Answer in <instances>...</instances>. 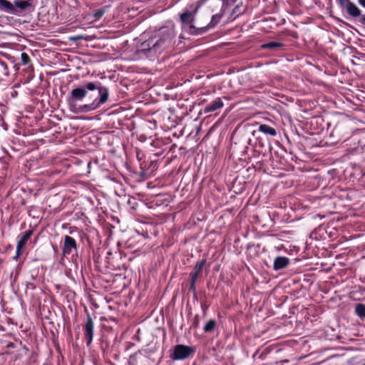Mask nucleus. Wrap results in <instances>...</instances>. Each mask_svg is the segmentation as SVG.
<instances>
[{"instance_id":"obj_1","label":"nucleus","mask_w":365,"mask_h":365,"mask_svg":"<svg viewBox=\"0 0 365 365\" xmlns=\"http://www.w3.org/2000/svg\"><path fill=\"white\" fill-rule=\"evenodd\" d=\"M174 37V32L171 29L160 31L158 35H155L141 43L136 50V54L143 58L160 53L172 45Z\"/></svg>"},{"instance_id":"obj_2","label":"nucleus","mask_w":365,"mask_h":365,"mask_svg":"<svg viewBox=\"0 0 365 365\" xmlns=\"http://www.w3.org/2000/svg\"><path fill=\"white\" fill-rule=\"evenodd\" d=\"M99 88H106L102 86L99 81L88 82L83 87H77L73 88L67 98V103L71 111L76 109L77 102L83 101L87 96L88 91L97 90L99 91Z\"/></svg>"},{"instance_id":"obj_3","label":"nucleus","mask_w":365,"mask_h":365,"mask_svg":"<svg viewBox=\"0 0 365 365\" xmlns=\"http://www.w3.org/2000/svg\"><path fill=\"white\" fill-rule=\"evenodd\" d=\"M98 96L96 97L92 103L88 104H85L80 106H76L75 113H88L91 110H94L96 108H99L102 104L105 103L108 98V89L106 88H99V91L98 92Z\"/></svg>"},{"instance_id":"obj_4","label":"nucleus","mask_w":365,"mask_h":365,"mask_svg":"<svg viewBox=\"0 0 365 365\" xmlns=\"http://www.w3.org/2000/svg\"><path fill=\"white\" fill-rule=\"evenodd\" d=\"M195 351V349L194 347L178 344L174 346L173 352L171 354L170 358L173 360H183L193 354Z\"/></svg>"},{"instance_id":"obj_5","label":"nucleus","mask_w":365,"mask_h":365,"mask_svg":"<svg viewBox=\"0 0 365 365\" xmlns=\"http://www.w3.org/2000/svg\"><path fill=\"white\" fill-rule=\"evenodd\" d=\"M82 326L86 346H89L92 343L94 334V322L89 313L87 314L86 321Z\"/></svg>"},{"instance_id":"obj_6","label":"nucleus","mask_w":365,"mask_h":365,"mask_svg":"<svg viewBox=\"0 0 365 365\" xmlns=\"http://www.w3.org/2000/svg\"><path fill=\"white\" fill-rule=\"evenodd\" d=\"M33 230H29L26 231L24 234L19 235V240L16 245V255L13 257L14 260H18V259L21 255L22 249L24 247L28 240L31 238V235H33Z\"/></svg>"},{"instance_id":"obj_7","label":"nucleus","mask_w":365,"mask_h":365,"mask_svg":"<svg viewBox=\"0 0 365 365\" xmlns=\"http://www.w3.org/2000/svg\"><path fill=\"white\" fill-rule=\"evenodd\" d=\"M13 6L16 10L13 15H19L22 11L34 9L33 0H15Z\"/></svg>"},{"instance_id":"obj_8","label":"nucleus","mask_w":365,"mask_h":365,"mask_svg":"<svg viewBox=\"0 0 365 365\" xmlns=\"http://www.w3.org/2000/svg\"><path fill=\"white\" fill-rule=\"evenodd\" d=\"M197 5V1L189 5L190 10H186L180 14V21L183 24H192L195 20V16L197 12L195 11V6Z\"/></svg>"},{"instance_id":"obj_9","label":"nucleus","mask_w":365,"mask_h":365,"mask_svg":"<svg viewBox=\"0 0 365 365\" xmlns=\"http://www.w3.org/2000/svg\"><path fill=\"white\" fill-rule=\"evenodd\" d=\"M73 250L77 251V242L72 237L66 235L63 245V255L64 256L69 255L72 253Z\"/></svg>"},{"instance_id":"obj_10","label":"nucleus","mask_w":365,"mask_h":365,"mask_svg":"<svg viewBox=\"0 0 365 365\" xmlns=\"http://www.w3.org/2000/svg\"><path fill=\"white\" fill-rule=\"evenodd\" d=\"M339 6L343 9H346V12L351 17L360 18L362 16L361 10L357 7L356 4L350 1V0H346L344 2V4H339Z\"/></svg>"},{"instance_id":"obj_11","label":"nucleus","mask_w":365,"mask_h":365,"mask_svg":"<svg viewBox=\"0 0 365 365\" xmlns=\"http://www.w3.org/2000/svg\"><path fill=\"white\" fill-rule=\"evenodd\" d=\"M224 106V103L220 98H217L206 105L203 109L205 114L211 113L220 110Z\"/></svg>"},{"instance_id":"obj_12","label":"nucleus","mask_w":365,"mask_h":365,"mask_svg":"<svg viewBox=\"0 0 365 365\" xmlns=\"http://www.w3.org/2000/svg\"><path fill=\"white\" fill-rule=\"evenodd\" d=\"M290 264V259L284 256H277L273 262V269L276 271L286 268Z\"/></svg>"},{"instance_id":"obj_13","label":"nucleus","mask_w":365,"mask_h":365,"mask_svg":"<svg viewBox=\"0 0 365 365\" xmlns=\"http://www.w3.org/2000/svg\"><path fill=\"white\" fill-rule=\"evenodd\" d=\"M21 64L27 66L26 70L27 71L29 74L28 78L33 77L34 67L31 63V61L29 56L25 52H22L21 53Z\"/></svg>"},{"instance_id":"obj_14","label":"nucleus","mask_w":365,"mask_h":365,"mask_svg":"<svg viewBox=\"0 0 365 365\" xmlns=\"http://www.w3.org/2000/svg\"><path fill=\"white\" fill-rule=\"evenodd\" d=\"M167 145L163 143V140L156 139L155 140H153L151 143V146L155 148H159L160 150H152V152H153V154L156 156H160L163 154V153L167 150V147L163 148L164 146H166Z\"/></svg>"},{"instance_id":"obj_15","label":"nucleus","mask_w":365,"mask_h":365,"mask_svg":"<svg viewBox=\"0 0 365 365\" xmlns=\"http://www.w3.org/2000/svg\"><path fill=\"white\" fill-rule=\"evenodd\" d=\"M0 11L9 14L16 13V10L13 6V3L9 0H0Z\"/></svg>"},{"instance_id":"obj_16","label":"nucleus","mask_w":365,"mask_h":365,"mask_svg":"<svg viewBox=\"0 0 365 365\" xmlns=\"http://www.w3.org/2000/svg\"><path fill=\"white\" fill-rule=\"evenodd\" d=\"M258 132L272 137H274L277 134L275 128L266 124H260L258 128Z\"/></svg>"},{"instance_id":"obj_17","label":"nucleus","mask_w":365,"mask_h":365,"mask_svg":"<svg viewBox=\"0 0 365 365\" xmlns=\"http://www.w3.org/2000/svg\"><path fill=\"white\" fill-rule=\"evenodd\" d=\"M9 76V70L7 64L0 60V81H5Z\"/></svg>"},{"instance_id":"obj_18","label":"nucleus","mask_w":365,"mask_h":365,"mask_svg":"<svg viewBox=\"0 0 365 365\" xmlns=\"http://www.w3.org/2000/svg\"><path fill=\"white\" fill-rule=\"evenodd\" d=\"M283 46H284V44L282 43L271 41V42H267V43H263L261 46V48L262 49H268V50H271V51H278L280 48H282Z\"/></svg>"},{"instance_id":"obj_19","label":"nucleus","mask_w":365,"mask_h":365,"mask_svg":"<svg viewBox=\"0 0 365 365\" xmlns=\"http://www.w3.org/2000/svg\"><path fill=\"white\" fill-rule=\"evenodd\" d=\"M206 259H202L201 260L197 261L194 267L193 272L192 273L196 274L197 275L200 277L202 273V270L206 264Z\"/></svg>"},{"instance_id":"obj_20","label":"nucleus","mask_w":365,"mask_h":365,"mask_svg":"<svg viewBox=\"0 0 365 365\" xmlns=\"http://www.w3.org/2000/svg\"><path fill=\"white\" fill-rule=\"evenodd\" d=\"M209 29L210 28L208 27V25L200 28H197L192 24L190 26V34L193 35H202L206 33Z\"/></svg>"},{"instance_id":"obj_21","label":"nucleus","mask_w":365,"mask_h":365,"mask_svg":"<svg viewBox=\"0 0 365 365\" xmlns=\"http://www.w3.org/2000/svg\"><path fill=\"white\" fill-rule=\"evenodd\" d=\"M254 151L257 153L259 155L262 154L264 155V144L260 137H257V141L255 144Z\"/></svg>"},{"instance_id":"obj_22","label":"nucleus","mask_w":365,"mask_h":365,"mask_svg":"<svg viewBox=\"0 0 365 365\" xmlns=\"http://www.w3.org/2000/svg\"><path fill=\"white\" fill-rule=\"evenodd\" d=\"M217 327V322L215 319H210L204 326L203 330L205 333H212L214 331Z\"/></svg>"},{"instance_id":"obj_23","label":"nucleus","mask_w":365,"mask_h":365,"mask_svg":"<svg viewBox=\"0 0 365 365\" xmlns=\"http://www.w3.org/2000/svg\"><path fill=\"white\" fill-rule=\"evenodd\" d=\"M355 314L360 319H365V304H361V303L356 304L355 306Z\"/></svg>"},{"instance_id":"obj_24","label":"nucleus","mask_w":365,"mask_h":365,"mask_svg":"<svg viewBox=\"0 0 365 365\" xmlns=\"http://www.w3.org/2000/svg\"><path fill=\"white\" fill-rule=\"evenodd\" d=\"M222 16L220 14H215L212 16L210 22L208 24V27L210 29L215 27L220 21Z\"/></svg>"},{"instance_id":"obj_25","label":"nucleus","mask_w":365,"mask_h":365,"mask_svg":"<svg viewBox=\"0 0 365 365\" xmlns=\"http://www.w3.org/2000/svg\"><path fill=\"white\" fill-rule=\"evenodd\" d=\"M106 10H107V7H103V8H101V9H99L95 11V13L93 14V16H94L95 19L96 20L100 19L103 16V14L106 13Z\"/></svg>"},{"instance_id":"obj_26","label":"nucleus","mask_w":365,"mask_h":365,"mask_svg":"<svg viewBox=\"0 0 365 365\" xmlns=\"http://www.w3.org/2000/svg\"><path fill=\"white\" fill-rule=\"evenodd\" d=\"M200 325V316L199 314H195L194 318L192 320V324L190 325V329H197Z\"/></svg>"},{"instance_id":"obj_27","label":"nucleus","mask_w":365,"mask_h":365,"mask_svg":"<svg viewBox=\"0 0 365 365\" xmlns=\"http://www.w3.org/2000/svg\"><path fill=\"white\" fill-rule=\"evenodd\" d=\"M69 39L72 41L76 42V41L83 40V39L87 40V38L83 35H76V36H70Z\"/></svg>"},{"instance_id":"obj_28","label":"nucleus","mask_w":365,"mask_h":365,"mask_svg":"<svg viewBox=\"0 0 365 365\" xmlns=\"http://www.w3.org/2000/svg\"><path fill=\"white\" fill-rule=\"evenodd\" d=\"M200 276L197 275L196 274H193L192 272L190 273V284H195L197 280V278Z\"/></svg>"},{"instance_id":"obj_29","label":"nucleus","mask_w":365,"mask_h":365,"mask_svg":"<svg viewBox=\"0 0 365 365\" xmlns=\"http://www.w3.org/2000/svg\"><path fill=\"white\" fill-rule=\"evenodd\" d=\"M208 0H199L197 1V5L195 6V11L197 12L199 9L204 5Z\"/></svg>"},{"instance_id":"obj_30","label":"nucleus","mask_w":365,"mask_h":365,"mask_svg":"<svg viewBox=\"0 0 365 365\" xmlns=\"http://www.w3.org/2000/svg\"><path fill=\"white\" fill-rule=\"evenodd\" d=\"M138 355V352L134 353L130 356L129 363L132 365H135V359Z\"/></svg>"},{"instance_id":"obj_31","label":"nucleus","mask_w":365,"mask_h":365,"mask_svg":"<svg viewBox=\"0 0 365 365\" xmlns=\"http://www.w3.org/2000/svg\"><path fill=\"white\" fill-rule=\"evenodd\" d=\"M240 5H237L232 10V14L233 15H236V16H239L240 14H242L240 11Z\"/></svg>"},{"instance_id":"obj_32","label":"nucleus","mask_w":365,"mask_h":365,"mask_svg":"<svg viewBox=\"0 0 365 365\" xmlns=\"http://www.w3.org/2000/svg\"><path fill=\"white\" fill-rule=\"evenodd\" d=\"M26 288L34 290L36 289V284L33 282H27L26 284Z\"/></svg>"},{"instance_id":"obj_33","label":"nucleus","mask_w":365,"mask_h":365,"mask_svg":"<svg viewBox=\"0 0 365 365\" xmlns=\"http://www.w3.org/2000/svg\"><path fill=\"white\" fill-rule=\"evenodd\" d=\"M189 290H190V292H191L193 294V295H195V292H196L195 284H190Z\"/></svg>"},{"instance_id":"obj_34","label":"nucleus","mask_w":365,"mask_h":365,"mask_svg":"<svg viewBox=\"0 0 365 365\" xmlns=\"http://www.w3.org/2000/svg\"><path fill=\"white\" fill-rule=\"evenodd\" d=\"M359 22L364 26H365V14L362 15L359 19Z\"/></svg>"},{"instance_id":"obj_35","label":"nucleus","mask_w":365,"mask_h":365,"mask_svg":"<svg viewBox=\"0 0 365 365\" xmlns=\"http://www.w3.org/2000/svg\"><path fill=\"white\" fill-rule=\"evenodd\" d=\"M108 346V343L107 341H105V342H102L101 344V349L103 350H106Z\"/></svg>"},{"instance_id":"obj_36","label":"nucleus","mask_w":365,"mask_h":365,"mask_svg":"<svg viewBox=\"0 0 365 365\" xmlns=\"http://www.w3.org/2000/svg\"><path fill=\"white\" fill-rule=\"evenodd\" d=\"M201 307H202V309L204 314H205L206 310L208 308V307L207 305H205V304H201Z\"/></svg>"},{"instance_id":"obj_37","label":"nucleus","mask_w":365,"mask_h":365,"mask_svg":"<svg viewBox=\"0 0 365 365\" xmlns=\"http://www.w3.org/2000/svg\"><path fill=\"white\" fill-rule=\"evenodd\" d=\"M359 4L365 8V0H358Z\"/></svg>"},{"instance_id":"obj_38","label":"nucleus","mask_w":365,"mask_h":365,"mask_svg":"<svg viewBox=\"0 0 365 365\" xmlns=\"http://www.w3.org/2000/svg\"><path fill=\"white\" fill-rule=\"evenodd\" d=\"M36 276H37V272H36V274H33V273H32V274H31V275H30V279H32V280H34V279H36Z\"/></svg>"},{"instance_id":"obj_39","label":"nucleus","mask_w":365,"mask_h":365,"mask_svg":"<svg viewBox=\"0 0 365 365\" xmlns=\"http://www.w3.org/2000/svg\"><path fill=\"white\" fill-rule=\"evenodd\" d=\"M346 0H336L337 3L339 4H344V1H346Z\"/></svg>"},{"instance_id":"obj_40","label":"nucleus","mask_w":365,"mask_h":365,"mask_svg":"<svg viewBox=\"0 0 365 365\" xmlns=\"http://www.w3.org/2000/svg\"><path fill=\"white\" fill-rule=\"evenodd\" d=\"M257 131H256V130H254V131L252 132V135H253L254 136H255V135H257Z\"/></svg>"},{"instance_id":"obj_41","label":"nucleus","mask_w":365,"mask_h":365,"mask_svg":"<svg viewBox=\"0 0 365 365\" xmlns=\"http://www.w3.org/2000/svg\"><path fill=\"white\" fill-rule=\"evenodd\" d=\"M193 298L195 299H197V292H195V295H193Z\"/></svg>"},{"instance_id":"obj_42","label":"nucleus","mask_w":365,"mask_h":365,"mask_svg":"<svg viewBox=\"0 0 365 365\" xmlns=\"http://www.w3.org/2000/svg\"><path fill=\"white\" fill-rule=\"evenodd\" d=\"M247 141H248V143H249V144H250L251 139H250V138H248V139H247Z\"/></svg>"},{"instance_id":"obj_43","label":"nucleus","mask_w":365,"mask_h":365,"mask_svg":"<svg viewBox=\"0 0 365 365\" xmlns=\"http://www.w3.org/2000/svg\"><path fill=\"white\" fill-rule=\"evenodd\" d=\"M363 365H365V364H363Z\"/></svg>"}]
</instances>
